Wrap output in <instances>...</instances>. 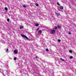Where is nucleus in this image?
Listing matches in <instances>:
<instances>
[{"instance_id":"9b49d317","label":"nucleus","mask_w":76,"mask_h":76,"mask_svg":"<svg viewBox=\"0 0 76 76\" xmlns=\"http://www.w3.org/2000/svg\"><path fill=\"white\" fill-rule=\"evenodd\" d=\"M6 52H7L8 53H9V49H7V50H6Z\"/></svg>"},{"instance_id":"5701e85b","label":"nucleus","mask_w":76,"mask_h":76,"mask_svg":"<svg viewBox=\"0 0 76 76\" xmlns=\"http://www.w3.org/2000/svg\"><path fill=\"white\" fill-rule=\"evenodd\" d=\"M2 71V69H0V72H1Z\"/></svg>"},{"instance_id":"7ed1b4c3","label":"nucleus","mask_w":76,"mask_h":76,"mask_svg":"<svg viewBox=\"0 0 76 76\" xmlns=\"http://www.w3.org/2000/svg\"><path fill=\"white\" fill-rule=\"evenodd\" d=\"M14 53H15V54H17V53H18V52L16 50H15L14 51Z\"/></svg>"},{"instance_id":"39448f33","label":"nucleus","mask_w":76,"mask_h":76,"mask_svg":"<svg viewBox=\"0 0 76 76\" xmlns=\"http://www.w3.org/2000/svg\"><path fill=\"white\" fill-rule=\"evenodd\" d=\"M35 26H39V24L37 23H36V24H35Z\"/></svg>"},{"instance_id":"2eb2a0df","label":"nucleus","mask_w":76,"mask_h":76,"mask_svg":"<svg viewBox=\"0 0 76 76\" xmlns=\"http://www.w3.org/2000/svg\"><path fill=\"white\" fill-rule=\"evenodd\" d=\"M36 6H37V7L39 6V4H36Z\"/></svg>"},{"instance_id":"f257e3e1","label":"nucleus","mask_w":76,"mask_h":76,"mask_svg":"<svg viewBox=\"0 0 76 76\" xmlns=\"http://www.w3.org/2000/svg\"><path fill=\"white\" fill-rule=\"evenodd\" d=\"M21 36L22 37H23V38H26V39L27 40V41H33V40L30 39H29V38H28L26 36H25L24 35H21Z\"/></svg>"},{"instance_id":"4be33fe9","label":"nucleus","mask_w":76,"mask_h":76,"mask_svg":"<svg viewBox=\"0 0 76 76\" xmlns=\"http://www.w3.org/2000/svg\"><path fill=\"white\" fill-rule=\"evenodd\" d=\"M57 4L58 5V6H60V4H59V3L58 2H57Z\"/></svg>"},{"instance_id":"9d476101","label":"nucleus","mask_w":76,"mask_h":76,"mask_svg":"<svg viewBox=\"0 0 76 76\" xmlns=\"http://www.w3.org/2000/svg\"><path fill=\"white\" fill-rule=\"evenodd\" d=\"M39 34H41V33H42V32H41V30H39Z\"/></svg>"},{"instance_id":"c85d7f7f","label":"nucleus","mask_w":76,"mask_h":76,"mask_svg":"<svg viewBox=\"0 0 76 76\" xmlns=\"http://www.w3.org/2000/svg\"><path fill=\"white\" fill-rule=\"evenodd\" d=\"M7 72H9L8 71H7Z\"/></svg>"},{"instance_id":"a211bd4d","label":"nucleus","mask_w":76,"mask_h":76,"mask_svg":"<svg viewBox=\"0 0 76 76\" xmlns=\"http://www.w3.org/2000/svg\"><path fill=\"white\" fill-rule=\"evenodd\" d=\"M17 59L16 58V57H15L14 58V60H16Z\"/></svg>"},{"instance_id":"6ab92c4d","label":"nucleus","mask_w":76,"mask_h":76,"mask_svg":"<svg viewBox=\"0 0 76 76\" xmlns=\"http://www.w3.org/2000/svg\"><path fill=\"white\" fill-rule=\"evenodd\" d=\"M9 20H10L9 19V18H8V19H7V21L8 22H9Z\"/></svg>"},{"instance_id":"dca6fc26","label":"nucleus","mask_w":76,"mask_h":76,"mask_svg":"<svg viewBox=\"0 0 76 76\" xmlns=\"http://www.w3.org/2000/svg\"><path fill=\"white\" fill-rule=\"evenodd\" d=\"M46 51H49V50L48 49H46Z\"/></svg>"},{"instance_id":"6e6552de","label":"nucleus","mask_w":76,"mask_h":76,"mask_svg":"<svg viewBox=\"0 0 76 76\" xmlns=\"http://www.w3.org/2000/svg\"><path fill=\"white\" fill-rule=\"evenodd\" d=\"M20 29H23V26H20Z\"/></svg>"},{"instance_id":"b1692460","label":"nucleus","mask_w":76,"mask_h":76,"mask_svg":"<svg viewBox=\"0 0 76 76\" xmlns=\"http://www.w3.org/2000/svg\"><path fill=\"white\" fill-rule=\"evenodd\" d=\"M39 28H38L37 29V31H39Z\"/></svg>"},{"instance_id":"ddd939ff","label":"nucleus","mask_w":76,"mask_h":76,"mask_svg":"<svg viewBox=\"0 0 76 76\" xmlns=\"http://www.w3.org/2000/svg\"><path fill=\"white\" fill-rule=\"evenodd\" d=\"M69 52H70V53H72V51L71 50H69Z\"/></svg>"},{"instance_id":"0eeeda50","label":"nucleus","mask_w":76,"mask_h":76,"mask_svg":"<svg viewBox=\"0 0 76 76\" xmlns=\"http://www.w3.org/2000/svg\"><path fill=\"white\" fill-rule=\"evenodd\" d=\"M56 15H57V16H59V15H60V14H58V13H57V12L56 13Z\"/></svg>"},{"instance_id":"bb28decb","label":"nucleus","mask_w":76,"mask_h":76,"mask_svg":"<svg viewBox=\"0 0 76 76\" xmlns=\"http://www.w3.org/2000/svg\"><path fill=\"white\" fill-rule=\"evenodd\" d=\"M62 61H65V60L64 59H62Z\"/></svg>"},{"instance_id":"412c9836","label":"nucleus","mask_w":76,"mask_h":76,"mask_svg":"<svg viewBox=\"0 0 76 76\" xmlns=\"http://www.w3.org/2000/svg\"><path fill=\"white\" fill-rule=\"evenodd\" d=\"M23 7H25V8L26 7V6H25V5H23Z\"/></svg>"},{"instance_id":"393cba45","label":"nucleus","mask_w":76,"mask_h":76,"mask_svg":"<svg viewBox=\"0 0 76 76\" xmlns=\"http://www.w3.org/2000/svg\"><path fill=\"white\" fill-rule=\"evenodd\" d=\"M35 58H38V57H37V56H36V57H35Z\"/></svg>"},{"instance_id":"423d86ee","label":"nucleus","mask_w":76,"mask_h":76,"mask_svg":"<svg viewBox=\"0 0 76 76\" xmlns=\"http://www.w3.org/2000/svg\"><path fill=\"white\" fill-rule=\"evenodd\" d=\"M58 28H61V26H58Z\"/></svg>"},{"instance_id":"1a4fd4ad","label":"nucleus","mask_w":76,"mask_h":76,"mask_svg":"<svg viewBox=\"0 0 76 76\" xmlns=\"http://www.w3.org/2000/svg\"><path fill=\"white\" fill-rule=\"evenodd\" d=\"M5 10H8V9L6 7L5 8Z\"/></svg>"},{"instance_id":"20e7f679","label":"nucleus","mask_w":76,"mask_h":76,"mask_svg":"<svg viewBox=\"0 0 76 76\" xmlns=\"http://www.w3.org/2000/svg\"><path fill=\"white\" fill-rule=\"evenodd\" d=\"M60 9H61V10H63V6H60Z\"/></svg>"},{"instance_id":"4468645a","label":"nucleus","mask_w":76,"mask_h":76,"mask_svg":"<svg viewBox=\"0 0 76 76\" xmlns=\"http://www.w3.org/2000/svg\"><path fill=\"white\" fill-rule=\"evenodd\" d=\"M58 42H61V40L60 39H58Z\"/></svg>"},{"instance_id":"cd10ccee","label":"nucleus","mask_w":76,"mask_h":76,"mask_svg":"<svg viewBox=\"0 0 76 76\" xmlns=\"http://www.w3.org/2000/svg\"><path fill=\"white\" fill-rule=\"evenodd\" d=\"M2 74H3V75H4V74H3V72L2 73Z\"/></svg>"},{"instance_id":"f3484780","label":"nucleus","mask_w":76,"mask_h":76,"mask_svg":"<svg viewBox=\"0 0 76 76\" xmlns=\"http://www.w3.org/2000/svg\"><path fill=\"white\" fill-rule=\"evenodd\" d=\"M55 29H57V26L55 27Z\"/></svg>"},{"instance_id":"a878e982","label":"nucleus","mask_w":76,"mask_h":76,"mask_svg":"<svg viewBox=\"0 0 76 76\" xmlns=\"http://www.w3.org/2000/svg\"><path fill=\"white\" fill-rule=\"evenodd\" d=\"M60 60H62L63 58H60Z\"/></svg>"},{"instance_id":"f8f14e48","label":"nucleus","mask_w":76,"mask_h":76,"mask_svg":"<svg viewBox=\"0 0 76 76\" xmlns=\"http://www.w3.org/2000/svg\"><path fill=\"white\" fill-rule=\"evenodd\" d=\"M73 58V57L72 56H71L70 57V59H72V58Z\"/></svg>"},{"instance_id":"f03ea898","label":"nucleus","mask_w":76,"mask_h":76,"mask_svg":"<svg viewBox=\"0 0 76 76\" xmlns=\"http://www.w3.org/2000/svg\"><path fill=\"white\" fill-rule=\"evenodd\" d=\"M51 32L52 34H54L56 32V31L55 30H51Z\"/></svg>"},{"instance_id":"aec40b11","label":"nucleus","mask_w":76,"mask_h":76,"mask_svg":"<svg viewBox=\"0 0 76 76\" xmlns=\"http://www.w3.org/2000/svg\"><path fill=\"white\" fill-rule=\"evenodd\" d=\"M68 34H69V35H71V34H72V33L70 32H69Z\"/></svg>"}]
</instances>
